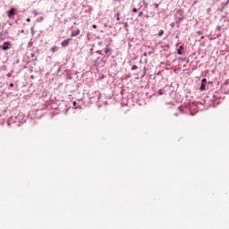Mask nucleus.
Returning a JSON list of instances; mask_svg holds the SVG:
<instances>
[{
	"instance_id": "nucleus-6",
	"label": "nucleus",
	"mask_w": 229,
	"mask_h": 229,
	"mask_svg": "<svg viewBox=\"0 0 229 229\" xmlns=\"http://www.w3.org/2000/svg\"><path fill=\"white\" fill-rule=\"evenodd\" d=\"M206 83H207V79H202L199 90H205L207 87Z\"/></svg>"
},
{
	"instance_id": "nucleus-9",
	"label": "nucleus",
	"mask_w": 229,
	"mask_h": 229,
	"mask_svg": "<svg viewBox=\"0 0 229 229\" xmlns=\"http://www.w3.org/2000/svg\"><path fill=\"white\" fill-rule=\"evenodd\" d=\"M183 21V17H175V24H177V28H180V22Z\"/></svg>"
},
{
	"instance_id": "nucleus-18",
	"label": "nucleus",
	"mask_w": 229,
	"mask_h": 229,
	"mask_svg": "<svg viewBox=\"0 0 229 229\" xmlns=\"http://www.w3.org/2000/svg\"><path fill=\"white\" fill-rule=\"evenodd\" d=\"M2 32H4V35H5V37H6V35H8V30H4Z\"/></svg>"
},
{
	"instance_id": "nucleus-2",
	"label": "nucleus",
	"mask_w": 229,
	"mask_h": 229,
	"mask_svg": "<svg viewBox=\"0 0 229 229\" xmlns=\"http://www.w3.org/2000/svg\"><path fill=\"white\" fill-rule=\"evenodd\" d=\"M9 123H14L15 124H18V126H21V124H24V123H26V117L22 113H20L16 116H11L9 118Z\"/></svg>"
},
{
	"instance_id": "nucleus-32",
	"label": "nucleus",
	"mask_w": 229,
	"mask_h": 229,
	"mask_svg": "<svg viewBox=\"0 0 229 229\" xmlns=\"http://www.w3.org/2000/svg\"><path fill=\"white\" fill-rule=\"evenodd\" d=\"M33 30H34V28L32 27V28H31V32H32V35H33V33H34Z\"/></svg>"
},
{
	"instance_id": "nucleus-28",
	"label": "nucleus",
	"mask_w": 229,
	"mask_h": 229,
	"mask_svg": "<svg viewBox=\"0 0 229 229\" xmlns=\"http://www.w3.org/2000/svg\"><path fill=\"white\" fill-rule=\"evenodd\" d=\"M35 76L34 75H30V80H34Z\"/></svg>"
},
{
	"instance_id": "nucleus-4",
	"label": "nucleus",
	"mask_w": 229,
	"mask_h": 229,
	"mask_svg": "<svg viewBox=\"0 0 229 229\" xmlns=\"http://www.w3.org/2000/svg\"><path fill=\"white\" fill-rule=\"evenodd\" d=\"M71 40H72V38H66V39H64V40L61 42L62 47H67V46H69V44L71 43Z\"/></svg>"
},
{
	"instance_id": "nucleus-14",
	"label": "nucleus",
	"mask_w": 229,
	"mask_h": 229,
	"mask_svg": "<svg viewBox=\"0 0 229 229\" xmlns=\"http://www.w3.org/2000/svg\"><path fill=\"white\" fill-rule=\"evenodd\" d=\"M139 69V66H137L136 64H133L131 68V70L132 71H137Z\"/></svg>"
},
{
	"instance_id": "nucleus-1",
	"label": "nucleus",
	"mask_w": 229,
	"mask_h": 229,
	"mask_svg": "<svg viewBox=\"0 0 229 229\" xmlns=\"http://www.w3.org/2000/svg\"><path fill=\"white\" fill-rule=\"evenodd\" d=\"M98 53H101V51L92 53V62L96 67H105V61L103 60V55H98Z\"/></svg>"
},
{
	"instance_id": "nucleus-27",
	"label": "nucleus",
	"mask_w": 229,
	"mask_h": 229,
	"mask_svg": "<svg viewBox=\"0 0 229 229\" xmlns=\"http://www.w3.org/2000/svg\"><path fill=\"white\" fill-rule=\"evenodd\" d=\"M7 78H12V73H7Z\"/></svg>"
},
{
	"instance_id": "nucleus-8",
	"label": "nucleus",
	"mask_w": 229,
	"mask_h": 229,
	"mask_svg": "<svg viewBox=\"0 0 229 229\" xmlns=\"http://www.w3.org/2000/svg\"><path fill=\"white\" fill-rule=\"evenodd\" d=\"M80 33H81L80 29H76L72 31L71 37H78V35H80Z\"/></svg>"
},
{
	"instance_id": "nucleus-20",
	"label": "nucleus",
	"mask_w": 229,
	"mask_h": 229,
	"mask_svg": "<svg viewBox=\"0 0 229 229\" xmlns=\"http://www.w3.org/2000/svg\"><path fill=\"white\" fill-rule=\"evenodd\" d=\"M138 11H139V9H137V8H135V7L132 9V12H133L134 13H137Z\"/></svg>"
},
{
	"instance_id": "nucleus-7",
	"label": "nucleus",
	"mask_w": 229,
	"mask_h": 229,
	"mask_svg": "<svg viewBox=\"0 0 229 229\" xmlns=\"http://www.w3.org/2000/svg\"><path fill=\"white\" fill-rule=\"evenodd\" d=\"M104 53H105V56H110V55H112V49L106 47L104 48Z\"/></svg>"
},
{
	"instance_id": "nucleus-29",
	"label": "nucleus",
	"mask_w": 229,
	"mask_h": 229,
	"mask_svg": "<svg viewBox=\"0 0 229 229\" xmlns=\"http://www.w3.org/2000/svg\"><path fill=\"white\" fill-rule=\"evenodd\" d=\"M148 55H153V52L149 51L147 53Z\"/></svg>"
},
{
	"instance_id": "nucleus-16",
	"label": "nucleus",
	"mask_w": 229,
	"mask_h": 229,
	"mask_svg": "<svg viewBox=\"0 0 229 229\" xmlns=\"http://www.w3.org/2000/svg\"><path fill=\"white\" fill-rule=\"evenodd\" d=\"M162 35H164V30H159V32H158V36H159V37H162Z\"/></svg>"
},
{
	"instance_id": "nucleus-36",
	"label": "nucleus",
	"mask_w": 229,
	"mask_h": 229,
	"mask_svg": "<svg viewBox=\"0 0 229 229\" xmlns=\"http://www.w3.org/2000/svg\"><path fill=\"white\" fill-rule=\"evenodd\" d=\"M116 19H117V21H119V17H117Z\"/></svg>"
},
{
	"instance_id": "nucleus-5",
	"label": "nucleus",
	"mask_w": 229,
	"mask_h": 229,
	"mask_svg": "<svg viewBox=\"0 0 229 229\" xmlns=\"http://www.w3.org/2000/svg\"><path fill=\"white\" fill-rule=\"evenodd\" d=\"M13 15H15V8H11L7 12V16L9 17V19H12V17H13Z\"/></svg>"
},
{
	"instance_id": "nucleus-15",
	"label": "nucleus",
	"mask_w": 229,
	"mask_h": 229,
	"mask_svg": "<svg viewBox=\"0 0 229 229\" xmlns=\"http://www.w3.org/2000/svg\"><path fill=\"white\" fill-rule=\"evenodd\" d=\"M73 107L74 108H80V106H78V104L76 103V101H73Z\"/></svg>"
},
{
	"instance_id": "nucleus-33",
	"label": "nucleus",
	"mask_w": 229,
	"mask_h": 229,
	"mask_svg": "<svg viewBox=\"0 0 229 229\" xmlns=\"http://www.w3.org/2000/svg\"><path fill=\"white\" fill-rule=\"evenodd\" d=\"M155 6H156V8H158V4H156Z\"/></svg>"
},
{
	"instance_id": "nucleus-21",
	"label": "nucleus",
	"mask_w": 229,
	"mask_h": 229,
	"mask_svg": "<svg viewBox=\"0 0 229 229\" xmlns=\"http://www.w3.org/2000/svg\"><path fill=\"white\" fill-rule=\"evenodd\" d=\"M32 46H33V42H29V43H28V47H31Z\"/></svg>"
},
{
	"instance_id": "nucleus-10",
	"label": "nucleus",
	"mask_w": 229,
	"mask_h": 229,
	"mask_svg": "<svg viewBox=\"0 0 229 229\" xmlns=\"http://www.w3.org/2000/svg\"><path fill=\"white\" fill-rule=\"evenodd\" d=\"M3 40H6V35H4L3 31H1L0 32V42H3Z\"/></svg>"
},
{
	"instance_id": "nucleus-3",
	"label": "nucleus",
	"mask_w": 229,
	"mask_h": 229,
	"mask_svg": "<svg viewBox=\"0 0 229 229\" xmlns=\"http://www.w3.org/2000/svg\"><path fill=\"white\" fill-rule=\"evenodd\" d=\"M12 47H13V45L10 41H4L3 45H0V49L2 51H9Z\"/></svg>"
},
{
	"instance_id": "nucleus-12",
	"label": "nucleus",
	"mask_w": 229,
	"mask_h": 229,
	"mask_svg": "<svg viewBox=\"0 0 229 229\" xmlns=\"http://www.w3.org/2000/svg\"><path fill=\"white\" fill-rule=\"evenodd\" d=\"M183 46H180L179 48L177 49V55H183Z\"/></svg>"
},
{
	"instance_id": "nucleus-35",
	"label": "nucleus",
	"mask_w": 229,
	"mask_h": 229,
	"mask_svg": "<svg viewBox=\"0 0 229 229\" xmlns=\"http://www.w3.org/2000/svg\"><path fill=\"white\" fill-rule=\"evenodd\" d=\"M141 3H143V4H144V3H146V1L143 0V1H141Z\"/></svg>"
},
{
	"instance_id": "nucleus-19",
	"label": "nucleus",
	"mask_w": 229,
	"mask_h": 229,
	"mask_svg": "<svg viewBox=\"0 0 229 229\" xmlns=\"http://www.w3.org/2000/svg\"><path fill=\"white\" fill-rule=\"evenodd\" d=\"M197 34H198L199 36H201V35H203V31L198 30V31H197Z\"/></svg>"
},
{
	"instance_id": "nucleus-34",
	"label": "nucleus",
	"mask_w": 229,
	"mask_h": 229,
	"mask_svg": "<svg viewBox=\"0 0 229 229\" xmlns=\"http://www.w3.org/2000/svg\"><path fill=\"white\" fill-rule=\"evenodd\" d=\"M21 33H24V30H21Z\"/></svg>"
},
{
	"instance_id": "nucleus-17",
	"label": "nucleus",
	"mask_w": 229,
	"mask_h": 229,
	"mask_svg": "<svg viewBox=\"0 0 229 229\" xmlns=\"http://www.w3.org/2000/svg\"><path fill=\"white\" fill-rule=\"evenodd\" d=\"M175 24H176V22H174V21L171 22L170 23L171 28H174Z\"/></svg>"
},
{
	"instance_id": "nucleus-26",
	"label": "nucleus",
	"mask_w": 229,
	"mask_h": 229,
	"mask_svg": "<svg viewBox=\"0 0 229 229\" xmlns=\"http://www.w3.org/2000/svg\"><path fill=\"white\" fill-rule=\"evenodd\" d=\"M26 21H27V22H30L31 19L30 18H27Z\"/></svg>"
},
{
	"instance_id": "nucleus-31",
	"label": "nucleus",
	"mask_w": 229,
	"mask_h": 229,
	"mask_svg": "<svg viewBox=\"0 0 229 229\" xmlns=\"http://www.w3.org/2000/svg\"><path fill=\"white\" fill-rule=\"evenodd\" d=\"M9 87H13V83H10V84H9Z\"/></svg>"
},
{
	"instance_id": "nucleus-13",
	"label": "nucleus",
	"mask_w": 229,
	"mask_h": 229,
	"mask_svg": "<svg viewBox=\"0 0 229 229\" xmlns=\"http://www.w3.org/2000/svg\"><path fill=\"white\" fill-rule=\"evenodd\" d=\"M51 51H52V53H56V51H58V47H56V46L52 47Z\"/></svg>"
},
{
	"instance_id": "nucleus-30",
	"label": "nucleus",
	"mask_w": 229,
	"mask_h": 229,
	"mask_svg": "<svg viewBox=\"0 0 229 229\" xmlns=\"http://www.w3.org/2000/svg\"><path fill=\"white\" fill-rule=\"evenodd\" d=\"M143 56H148L147 52L143 53Z\"/></svg>"
},
{
	"instance_id": "nucleus-22",
	"label": "nucleus",
	"mask_w": 229,
	"mask_h": 229,
	"mask_svg": "<svg viewBox=\"0 0 229 229\" xmlns=\"http://www.w3.org/2000/svg\"><path fill=\"white\" fill-rule=\"evenodd\" d=\"M144 13L142 12V11H140V13H139V17H142V14H143Z\"/></svg>"
},
{
	"instance_id": "nucleus-25",
	"label": "nucleus",
	"mask_w": 229,
	"mask_h": 229,
	"mask_svg": "<svg viewBox=\"0 0 229 229\" xmlns=\"http://www.w3.org/2000/svg\"><path fill=\"white\" fill-rule=\"evenodd\" d=\"M217 31H221V26L216 27Z\"/></svg>"
},
{
	"instance_id": "nucleus-11",
	"label": "nucleus",
	"mask_w": 229,
	"mask_h": 229,
	"mask_svg": "<svg viewBox=\"0 0 229 229\" xmlns=\"http://www.w3.org/2000/svg\"><path fill=\"white\" fill-rule=\"evenodd\" d=\"M97 96L95 97V101H99L101 99V93L99 91H96Z\"/></svg>"
},
{
	"instance_id": "nucleus-24",
	"label": "nucleus",
	"mask_w": 229,
	"mask_h": 229,
	"mask_svg": "<svg viewBox=\"0 0 229 229\" xmlns=\"http://www.w3.org/2000/svg\"><path fill=\"white\" fill-rule=\"evenodd\" d=\"M31 58H35V53L30 54Z\"/></svg>"
},
{
	"instance_id": "nucleus-23",
	"label": "nucleus",
	"mask_w": 229,
	"mask_h": 229,
	"mask_svg": "<svg viewBox=\"0 0 229 229\" xmlns=\"http://www.w3.org/2000/svg\"><path fill=\"white\" fill-rule=\"evenodd\" d=\"M92 28H93L94 30H96V29L98 28V25L93 24V25H92Z\"/></svg>"
}]
</instances>
